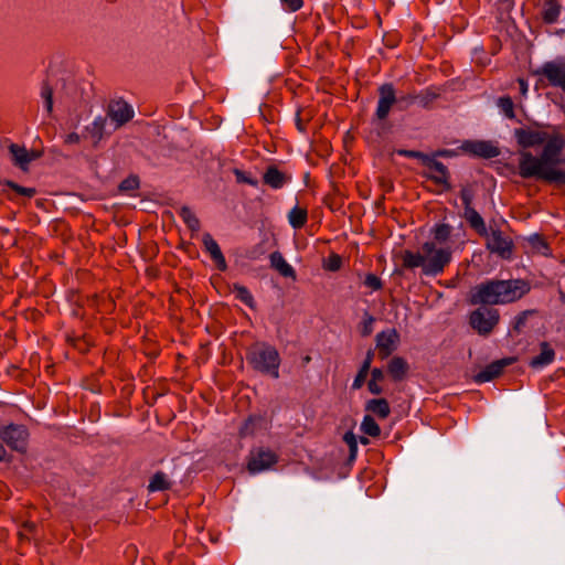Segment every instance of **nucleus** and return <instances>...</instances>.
Listing matches in <instances>:
<instances>
[{"mask_svg":"<svg viewBox=\"0 0 565 565\" xmlns=\"http://www.w3.org/2000/svg\"><path fill=\"white\" fill-rule=\"evenodd\" d=\"M513 136L523 148L518 153V174L522 179L565 184V137L555 127L552 134L533 127L516 128Z\"/></svg>","mask_w":565,"mask_h":565,"instance_id":"nucleus-1","label":"nucleus"},{"mask_svg":"<svg viewBox=\"0 0 565 565\" xmlns=\"http://www.w3.org/2000/svg\"><path fill=\"white\" fill-rule=\"evenodd\" d=\"M452 227L449 224H436L431 230L433 241L425 242L420 250H404L402 265L406 269L422 268V274L436 277L444 273L452 258V248L445 245L451 236Z\"/></svg>","mask_w":565,"mask_h":565,"instance_id":"nucleus-2","label":"nucleus"},{"mask_svg":"<svg viewBox=\"0 0 565 565\" xmlns=\"http://www.w3.org/2000/svg\"><path fill=\"white\" fill-rule=\"evenodd\" d=\"M531 290L530 284L524 279L499 280L491 279L475 286L471 289L469 301L471 305H507L521 299Z\"/></svg>","mask_w":565,"mask_h":565,"instance_id":"nucleus-3","label":"nucleus"},{"mask_svg":"<svg viewBox=\"0 0 565 565\" xmlns=\"http://www.w3.org/2000/svg\"><path fill=\"white\" fill-rule=\"evenodd\" d=\"M248 364L258 373L273 379L279 377L281 363L278 350L268 343H257L246 354Z\"/></svg>","mask_w":565,"mask_h":565,"instance_id":"nucleus-4","label":"nucleus"},{"mask_svg":"<svg viewBox=\"0 0 565 565\" xmlns=\"http://www.w3.org/2000/svg\"><path fill=\"white\" fill-rule=\"evenodd\" d=\"M500 320L498 309L489 307H479L469 315L470 327L482 337L489 335L497 327Z\"/></svg>","mask_w":565,"mask_h":565,"instance_id":"nucleus-5","label":"nucleus"},{"mask_svg":"<svg viewBox=\"0 0 565 565\" xmlns=\"http://www.w3.org/2000/svg\"><path fill=\"white\" fill-rule=\"evenodd\" d=\"M534 75L546 79L550 86L561 88L565 93V56H557L543 63L534 71Z\"/></svg>","mask_w":565,"mask_h":565,"instance_id":"nucleus-6","label":"nucleus"},{"mask_svg":"<svg viewBox=\"0 0 565 565\" xmlns=\"http://www.w3.org/2000/svg\"><path fill=\"white\" fill-rule=\"evenodd\" d=\"M486 237V247L487 249L500 256L502 259H510L513 254V241L509 235H505L499 228H491L490 232L487 230V235H481Z\"/></svg>","mask_w":565,"mask_h":565,"instance_id":"nucleus-7","label":"nucleus"},{"mask_svg":"<svg viewBox=\"0 0 565 565\" xmlns=\"http://www.w3.org/2000/svg\"><path fill=\"white\" fill-rule=\"evenodd\" d=\"M0 439L12 450L25 452L28 447L29 430L24 425L9 424L0 427Z\"/></svg>","mask_w":565,"mask_h":565,"instance_id":"nucleus-8","label":"nucleus"},{"mask_svg":"<svg viewBox=\"0 0 565 565\" xmlns=\"http://www.w3.org/2000/svg\"><path fill=\"white\" fill-rule=\"evenodd\" d=\"M278 462L276 452L268 448H256L250 450L247 459V470L256 475L273 468Z\"/></svg>","mask_w":565,"mask_h":565,"instance_id":"nucleus-9","label":"nucleus"},{"mask_svg":"<svg viewBox=\"0 0 565 565\" xmlns=\"http://www.w3.org/2000/svg\"><path fill=\"white\" fill-rule=\"evenodd\" d=\"M379 99L374 111L376 120H385L393 106L398 102L396 89L392 83H384L377 88Z\"/></svg>","mask_w":565,"mask_h":565,"instance_id":"nucleus-10","label":"nucleus"},{"mask_svg":"<svg viewBox=\"0 0 565 565\" xmlns=\"http://www.w3.org/2000/svg\"><path fill=\"white\" fill-rule=\"evenodd\" d=\"M106 117L111 120L113 129L116 130L132 119L134 109L124 99H115L108 104Z\"/></svg>","mask_w":565,"mask_h":565,"instance_id":"nucleus-11","label":"nucleus"},{"mask_svg":"<svg viewBox=\"0 0 565 565\" xmlns=\"http://www.w3.org/2000/svg\"><path fill=\"white\" fill-rule=\"evenodd\" d=\"M375 341L379 356L385 360L397 349L399 333L395 328L386 329L376 334Z\"/></svg>","mask_w":565,"mask_h":565,"instance_id":"nucleus-12","label":"nucleus"},{"mask_svg":"<svg viewBox=\"0 0 565 565\" xmlns=\"http://www.w3.org/2000/svg\"><path fill=\"white\" fill-rule=\"evenodd\" d=\"M9 153L11 156V161L15 167H19L21 170L26 171L29 164L41 157L40 151L31 150L29 151L24 146L11 142L8 146Z\"/></svg>","mask_w":565,"mask_h":565,"instance_id":"nucleus-13","label":"nucleus"},{"mask_svg":"<svg viewBox=\"0 0 565 565\" xmlns=\"http://www.w3.org/2000/svg\"><path fill=\"white\" fill-rule=\"evenodd\" d=\"M425 166L429 169L425 174L429 180L443 186L444 190H450L449 171L443 162L429 157Z\"/></svg>","mask_w":565,"mask_h":565,"instance_id":"nucleus-14","label":"nucleus"},{"mask_svg":"<svg viewBox=\"0 0 565 565\" xmlns=\"http://www.w3.org/2000/svg\"><path fill=\"white\" fill-rule=\"evenodd\" d=\"M462 149L473 156L491 159L500 154V150L491 141H466L462 145Z\"/></svg>","mask_w":565,"mask_h":565,"instance_id":"nucleus-15","label":"nucleus"},{"mask_svg":"<svg viewBox=\"0 0 565 565\" xmlns=\"http://www.w3.org/2000/svg\"><path fill=\"white\" fill-rule=\"evenodd\" d=\"M513 359H502L497 360L490 364H488L483 370L475 375V382L477 383H486L490 382L497 377H499L504 367L512 364Z\"/></svg>","mask_w":565,"mask_h":565,"instance_id":"nucleus-16","label":"nucleus"},{"mask_svg":"<svg viewBox=\"0 0 565 565\" xmlns=\"http://www.w3.org/2000/svg\"><path fill=\"white\" fill-rule=\"evenodd\" d=\"M202 243L204 246V250L210 254L217 269L221 271H225L227 268L226 259L220 248V245L213 238V236L210 233L203 234Z\"/></svg>","mask_w":565,"mask_h":565,"instance_id":"nucleus-17","label":"nucleus"},{"mask_svg":"<svg viewBox=\"0 0 565 565\" xmlns=\"http://www.w3.org/2000/svg\"><path fill=\"white\" fill-rule=\"evenodd\" d=\"M290 180L291 177L276 166H269L263 174V182L274 190L284 188Z\"/></svg>","mask_w":565,"mask_h":565,"instance_id":"nucleus-18","label":"nucleus"},{"mask_svg":"<svg viewBox=\"0 0 565 565\" xmlns=\"http://www.w3.org/2000/svg\"><path fill=\"white\" fill-rule=\"evenodd\" d=\"M107 117L97 116L93 122L85 127L87 136L92 139L93 146L97 147L106 135Z\"/></svg>","mask_w":565,"mask_h":565,"instance_id":"nucleus-19","label":"nucleus"},{"mask_svg":"<svg viewBox=\"0 0 565 565\" xmlns=\"http://www.w3.org/2000/svg\"><path fill=\"white\" fill-rule=\"evenodd\" d=\"M562 4L558 0H544L541 9V18L544 23L553 24L559 19L562 12Z\"/></svg>","mask_w":565,"mask_h":565,"instance_id":"nucleus-20","label":"nucleus"},{"mask_svg":"<svg viewBox=\"0 0 565 565\" xmlns=\"http://www.w3.org/2000/svg\"><path fill=\"white\" fill-rule=\"evenodd\" d=\"M269 262L271 268L277 270L282 277L286 278H296V271L291 265H289L284 258L280 252H273L269 255Z\"/></svg>","mask_w":565,"mask_h":565,"instance_id":"nucleus-21","label":"nucleus"},{"mask_svg":"<svg viewBox=\"0 0 565 565\" xmlns=\"http://www.w3.org/2000/svg\"><path fill=\"white\" fill-rule=\"evenodd\" d=\"M264 424L265 418L263 416L250 415L241 425L238 435L241 438L254 436L259 429L263 428Z\"/></svg>","mask_w":565,"mask_h":565,"instance_id":"nucleus-22","label":"nucleus"},{"mask_svg":"<svg viewBox=\"0 0 565 565\" xmlns=\"http://www.w3.org/2000/svg\"><path fill=\"white\" fill-rule=\"evenodd\" d=\"M408 370V363L402 356L392 358L387 364V372L395 382L404 380Z\"/></svg>","mask_w":565,"mask_h":565,"instance_id":"nucleus-23","label":"nucleus"},{"mask_svg":"<svg viewBox=\"0 0 565 565\" xmlns=\"http://www.w3.org/2000/svg\"><path fill=\"white\" fill-rule=\"evenodd\" d=\"M555 359V351L547 342L541 343V353L530 361V366L533 369H542L551 364Z\"/></svg>","mask_w":565,"mask_h":565,"instance_id":"nucleus-24","label":"nucleus"},{"mask_svg":"<svg viewBox=\"0 0 565 565\" xmlns=\"http://www.w3.org/2000/svg\"><path fill=\"white\" fill-rule=\"evenodd\" d=\"M463 217L469 226L476 231L480 236L487 235V226L483 217L475 207H468L463 210Z\"/></svg>","mask_w":565,"mask_h":565,"instance_id":"nucleus-25","label":"nucleus"},{"mask_svg":"<svg viewBox=\"0 0 565 565\" xmlns=\"http://www.w3.org/2000/svg\"><path fill=\"white\" fill-rule=\"evenodd\" d=\"M365 411L385 419L391 414V407L385 398H372L365 403Z\"/></svg>","mask_w":565,"mask_h":565,"instance_id":"nucleus-26","label":"nucleus"},{"mask_svg":"<svg viewBox=\"0 0 565 565\" xmlns=\"http://www.w3.org/2000/svg\"><path fill=\"white\" fill-rule=\"evenodd\" d=\"M374 352L373 350H369L365 354L364 361L362 362V365L360 366L358 374L355 375L353 383H352V390H360L363 384L365 383L366 376L370 372L371 364L373 362Z\"/></svg>","mask_w":565,"mask_h":565,"instance_id":"nucleus-27","label":"nucleus"},{"mask_svg":"<svg viewBox=\"0 0 565 565\" xmlns=\"http://www.w3.org/2000/svg\"><path fill=\"white\" fill-rule=\"evenodd\" d=\"M172 486L168 475L163 471H157L150 479L148 484L149 492L166 491Z\"/></svg>","mask_w":565,"mask_h":565,"instance_id":"nucleus-28","label":"nucleus"},{"mask_svg":"<svg viewBox=\"0 0 565 565\" xmlns=\"http://www.w3.org/2000/svg\"><path fill=\"white\" fill-rule=\"evenodd\" d=\"M308 221L307 209L296 205L288 213V222L295 230L301 228Z\"/></svg>","mask_w":565,"mask_h":565,"instance_id":"nucleus-29","label":"nucleus"},{"mask_svg":"<svg viewBox=\"0 0 565 565\" xmlns=\"http://www.w3.org/2000/svg\"><path fill=\"white\" fill-rule=\"evenodd\" d=\"M231 290L235 294L236 299L245 303L250 309L255 308V299L247 287L235 282L231 286Z\"/></svg>","mask_w":565,"mask_h":565,"instance_id":"nucleus-30","label":"nucleus"},{"mask_svg":"<svg viewBox=\"0 0 565 565\" xmlns=\"http://www.w3.org/2000/svg\"><path fill=\"white\" fill-rule=\"evenodd\" d=\"M360 429L363 434L371 437H379L381 435V428L375 422L372 415H365L361 423Z\"/></svg>","mask_w":565,"mask_h":565,"instance_id":"nucleus-31","label":"nucleus"},{"mask_svg":"<svg viewBox=\"0 0 565 565\" xmlns=\"http://www.w3.org/2000/svg\"><path fill=\"white\" fill-rule=\"evenodd\" d=\"M416 97H417V103L422 107L426 108L435 99H437L439 97V93L435 88L428 87V88L420 90L419 93H416Z\"/></svg>","mask_w":565,"mask_h":565,"instance_id":"nucleus-32","label":"nucleus"},{"mask_svg":"<svg viewBox=\"0 0 565 565\" xmlns=\"http://www.w3.org/2000/svg\"><path fill=\"white\" fill-rule=\"evenodd\" d=\"M497 106L507 118H515L514 103L510 96L500 97L497 102Z\"/></svg>","mask_w":565,"mask_h":565,"instance_id":"nucleus-33","label":"nucleus"},{"mask_svg":"<svg viewBox=\"0 0 565 565\" xmlns=\"http://www.w3.org/2000/svg\"><path fill=\"white\" fill-rule=\"evenodd\" d=\"M180 216L181 218L183 220V222L186 224V226L191 230V231H199L200 228V221L199 218L195 216V214L191 211L190 207L188 206H183L181 210H180Z\"/></svg>","mask_w":565,"mask_h":565,"instance_id":"nucleus-34","label":"nucleus"},{"mask_svg":"<svg viewBox=\"0 0 565 565\" xmlns=\"http://www.w3.org/2000/svg\"><path fill=\"white\" fill-rule=\"evenodd\" d=\"M529 244L531 245L532 249L536 253L548 256L550 255V246L547 242L541 237L540 235L535 234L529 238Z\"/></svg>","mask_w":565,"mask_h":565,"instance_id":"nucleus-35","label":"nucleus"},{"mask_svg":"<svg viewBox=\"0 0 565 565\" xmlns=\"http://www.w3.org/2000/svg\"><path fill=\"white\" fill-rule=\"evenodd\" d=\"M375 318L369 312L364 311L362 316V321L359 324V331L362 337H369L372 334L374 328Z\"/></svg>","mask_w":565,"mask_h":565,"instance_id":"nucleus-36","label":"nucleus"},{"mask_svg":"<svg viewBox=\"0 0 565 565\" xmlns=\"http://www.w3.org/2000/svg\"><path fill=\"white\" fill-rule=\"evenodd\" d=\"M41 97L44 100L46 111L51 114L53 110V89L47 82H44L41 86Z\"/></svg>","mask_w":565,"mask_h":565,"instance_id":"nucleus-37","label":"nucleus"},{"mask_svg":"<svg viewBox=\"0 0 565 565\" xmlns=\"http://www.w3.org/2000/svg\"><path fill=\"white\" fill-rule=\"evenodd\" d=\"M3 184H6L8 188L13 190L17 194L22 195V196L33 198L36 194V190L34 188H25V186H22L11 180H6L3 182Z\"/></svg>","mask_w":565,"mask_h":565,"instance_id":"nucleus-38","label":"nucleus"},{"mask_svg":"<svg viewBox=\"0 0 565 565\" xmlns=\"http://www.w3.org/2000/svg\"><path fill=\"white\" fill-rule=\"evenodd\" d=\"M139 178L137 175H129L120 182L119 190L122 192H130L139 189Z\"/></svg>","mask_w":565,"mask_h":565,"instance_id":"nucleus-39","label":"nucleus"},{"mask_svg":"<svg viewBox=\"0 0 565 565\" xmlns=\"http://www.w3.org/2000/svg\"><path fill=\"white\" fill-rule=\"evenodd\" d=\"M364 286L371 291H377L383 288V282L375 274H367L363 281Z\"/></svg>","mask_w":565,"mask_h":565,"instance_id":"nucleus-40","label":"nucleus"},{"mask_svg":"<svg viewBox=\"0 0 565 565\" xmlns=\"http://www.w3.org/2000/svg\"><path fill=\"white\" fill-rule=\"evenodd\" d=\"M342 266V258L338 254H331L324 262L323 267L330 271H337Z\"/></svg>","mask_w":565,"mask_h":565,"instance_id":"nucleus-41","label":"nucleus"},{"mask_svg":"<svg viewBox=\"0 0 565 565\" xmlns=\"http://www.w3.org/2000/svg\"><path fill=\"white\" fill-rule=\"evenodd\" d=\"M343 440L349 446L350 449V459H354L358 454V441L352 431H347L343 436Z\"/></svg>","mask_w":565,"mask_h":565,"instance_id":"nucleus-42","label":"nucleus"},{"mask_svg":"<svg viewBox=\"0 0 565 565\" xmlns=\"http://www.w3.org/2000/svg\"><path fill=\"white\" fill-rule=\"evenodd\" d=\"M397 154L405 157V158H413V159H419L425 164L427 160L429 159V156L417 151V150H406V149H399L397 150Z\"/></svg>","mask_w":565,"mask_h":565,"instance_id":"nucleus-43","label":"nucleus"},{"mask_svg":"<svg viewBox=\"0 0 565 565\" xmlns=\"http://www.w3.org/2000/svg\"><path fill=\"white\" fill-rule=\"evenodd\" d=\"M281 7L286 12H297L303 7V0H280Z\"/></svg>","mask_w":565,"mask_h":565,"instance_id":"nucleus-44","label":"nucleus"},{"mask_svg":"<svg viewBox=\"0 0 565 565\" xmlns=\"http://www.w3.org/2000/svg\"><path fill=\"white\" fill-rule=\"evenodd\" d=\"M460 199L463 204V210L472 206L473 192L470 188H462L460 191Z\"/></svg>","mask_w":565,"mask_h":565,"instance_id":"nucleus-45","label":"nucleus"},{"mask_svg":"<svg viewBox=\"0 0 565 565\" xmlns=\"http://www.w3.org/2000/svg\"><path fill=\"white\" fill-rule=\"evenodd\" d=\"M534 311L532 310H525V311H522L520 312L515 318H514V324H513V328L515 330H521V328H523L526 323V320H527V316L529 315H532Z\"/></svg>","mask_w":565,"mask_h":565,"instance_id":"nucleus-46","label":"nucleus"},{"mask_svg":"<svg viewBox=\"0 0 565 565\" xmlns=\"http://www.w3.org/2000/svg\"><path fill=\"white\" fill-rule=\"evenodd\" d=\"M514 8V0H498V9L503 13H509Z\"/></svg>","mask_w":565,"mask_h":565,"instance_id":"nucleus-47","label":"nucleus"},{"mask_svg":"<svg viewBox=\"0 0 565 565\" xmlns=\"http://www.w3.org/2000/svg\"><path fill=\"white\" fill-rule=\"evenodd\" d=\"M380 382H376L374 380H370L367 383L369 392L374 395H380L383 392L382 386L379 384Z\"/></svg>","mask_w":565,"mask_h":565,"instance_id":"nucleus-48","label":"nucleus"},{"mask_svg":"<svg viewBox=\"0 0 565 565\" xmlns=\"http://www.w3.org/2000/svg\"><path fill=\"white\" fill-rule=\"evenodd\" d=\"M235 174H236L237 180L239 182L248 183V184H250L253 186L257 185V181L256 180L246 177L243 172L236 170Z\"/></svg>","mask_w":565,"mask_h":565,"instance_id":"nucleus-49","label":"nucleus"},{"mask_svg":"<svg viewBox=\"0 0 565 565\" xmlns=\"http://www.w3.org/2000/svg\"><path fill=\"white\" fill-rule=\"evenodd\" d=\"M384 379V372L382 369L380 367H374L371 370V379L370 380H374L376 382H381L383 381Z\"/></svg>","mask_w":565,"mask_h":565,"instance_id":"nucleus-50","label":"nucleus"},{"mask_svg":"<svg viewBox=\"0 0 565 565\" xmlns=\"http://www.w3.org/2000/svg\"><path fill=\"white\" fill-rule=\"evenodd\" d=\"M65 143L75 145L81 141V136L77 132H71L65 137Z\"/></svg>","mask_w":565,"mask_h":565,"instance_id":"nucleus-51","label":"nucleus"},{"mask_svg":"<svg viewBox=\"0 0 565 565\" xmlns=\"http://www.w3.org/2000/svg\"><path fill=\"white\" fill-rule=\"evenodd\" d=\"M398 102L405 103L408 106L417 102V97L416 94H408L406 96H402L401 98H398Z\"/></svg>","mask_w":565,"mask_h":565,"instance_id":"nucleus-52","label":"nucleus"},{"mask_svg":"<svg viewBox=\"0 0 565 565\" xmlns=\"http://www.w3.org/2000/svg\"><path fill=\"white\" fill-rule=\"evenodd\" d=\"M519 88L522 95H526L529 86L524 78H518Z\"/></svg>","mask_w":565,"mask_h":565,"instance_id":"nucleus-53","label":"nucleus"},{"mask_svg":"<svg viewBox=\"0 0 565 565\" xmlns=\"http://www.w3.org/2000/svg\"><path fill=\"white\" fill-rule=\"evenodd\" d=\"M296 126H297V129L300 131V132H305L306 130V125L303 124V121L301 120V117H300V113L298 111L297 113V116H296Z\"/></svg>","mask_w":565,"mask_h":565,"instance_id":"nucleus-54","label":"nucleus"},{"mask_svg":"<svg viewBox=\"0 0 565 565\" xmlns=\"http://www.w3.org/2000/svg\"><path fill=\"white\" fill-rule=\"evenodd\" d=\"M7 455V451L2 444H0V462L4 460V457Z\"/></svg>","mask_w":565,"mask_h":565,"instance_id":"nucleus-55","label":"nucleus"},{"mask_svg":"<svg viewBox=\"0 0 565 565\" xmlns=\"http://www.w3.org/2000/svg\"><path fill=\"white\" fill-rule=\"evenodd\" d=\"M311 361V358L309 355H306L303 359H302V362L305 364L309 363Z\"/></svg>","mask_w":565,"mask_h":565,"instance_id":"nucleus-56","label":"nucleus"},{"mask_svg":"<svg viewBox=\"0 0 565 565\" xmlns=\"http://www.w3.org/2000/svg\"><path fill=\"white\" fill-rule=\"evenodd\" d=\"M360 441L363 444V445H367L369 444V439L366 437H361L360 438Z\"/></svg>","mask_w":565,"mask_h":565,"instance_id":"nucleus-57","label":"nucleus"}]
</instances>
